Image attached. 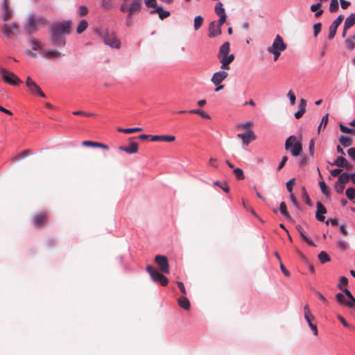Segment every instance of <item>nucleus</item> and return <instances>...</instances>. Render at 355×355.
Returning a JSON list of instances; mask_svg holds the SVG:
<instances>
[{
	"mask_svg": "<svg viewBox=\"0 0 355 355\" xmlns=\"http://www.w3.org/2000/svg\"><path fill=\"white\" fill-rule=\"evenodd\" d=\"M46 21V19L42 16L30 14L24 24V29L26 33L31 35L44 26Z\"/></svg>",
	"mask_w": 355,
	"mask_h": 355,
	"instance_id": "nucleus-1",
	"label": "nucleus"
},
{
	"mask_svg": "<svg viewBox=\"0 0 355 355\" xmlns=\"http://www.w3.org/2000/svg\"><path fill=\"white\" fill-rule=\"evenodd\" d=\"M100 36L102 37L105 45L114 49H119L121 48V40L116 37L114 33L110 32L106 29Z\"/></svg>",
	"mask_w": 355,
	"mask_h": 355,
	"instance_id": "nucleus-2",
	"label": "nucleus"
},
{
	"mask_svg": "<svg viewBox=\"0 0 355 355\" xmlns=\"http://www.w3.org/2000/svg\"><path fill=\"white\" fill-rule=\"evenodd\" d=\"M285 149L294 157L299 156L302 150V145L294 135L290 136L285 142Z\"/></svg>",
	"mask_w": 355,
	"mask_h": 355,
	"instance_id": "nucleus-3",
	"label": "nucleus"
},
{
	"mask_svg": "<svg viewBox=\"0 0 355 355\" xmlns=\"http://www.w3.org/2000/svg\"><path fill=\"white\" fill-rule=\"evenodd\" d=\"M28 42L31 46L32 51L26 49L25 51L26 55L32 58H36L37 57V54L34 51H40V54H42V50H44V44L40 40L30 35L28 38Z\"/></svg>",
	"mask_w": 355,
	"mask_h": 355,
	"instance_id": "nucleus-4",
	"label": "nucleus"
},
{
	"mask_svg": "<svg viewBox=\"0 0 355 355\" xmlns=\"http://www.w3.org/2000/svg\"><path fill=\"white\" fill-rule=\"evenodd\" d=\"M0 74L3 81L7 84L17 85L21 82V80L13 72L3 67H0Z\"/></svg>",
	"mask_w": 355,
	"mask_h": 355,
	"instance_id": "nucleus-5",
	"label": "nucleus"
},
{
	"mask_svg": "<svg viewBox=\"0 0 355 355\" xmlns=\"http://www.w3.org/2000/svg\"><path fill=\"white\" fill-rule=\"evenodd\" d=\"M304 318L308 323L312 333L314 336L318 335V331L316 324L314 322L315 320V316L312 314L308 304L304 306Z\"/></svg>",
	"mask_w": 355,
	"mask_h": 355,
	"instance_id": "nucleus-6",
	"label": "nucleus"
},
{
	"mask_svg": "<svg viewBox=\"0 0 355 355\" xmlns=\"http://www.w3.org/2000/svg\"><path fill=\"white\" fill-rule=\"evenodd\" d=\"M71 21H66L53 24L51 30L61 34H69L71 31Z\"/></svg>",
	"mask_w": 355,
	"mask_h": 355,
	"instance_id": "nucleus-7",
	"label": "nucleus"
},
{
	"mask_svg": "<svg viewBox=\"0 0 355 355\" xmlns=\"http://www.w3.org/2000/svg\"><path fill=\"white\" fill-rule=\"evenodd\" d=\"M286 44L284 42L283 38L279 35H277L272 46H269L267 50L284 51L286 49Z\"/></svg>",
	"mask_w": 355,
	"mask_h": 355,
	"instance_id": "nucleus-8",
	"label": "nucleus"
},
{
	"mask_svg": "<svg viewBox=\"0 0 355 355\" xmlns=\"http://www.w3.org/2000/svg\"><path fill=\"white\" fill-rule=\"evenodd\" d=\"M26 85L30 92L33 94H37L43 98L46 97L40 87L29 76L26 78Z\"/></svg>",
	"mask_w": 355,
	"mask_h": 355,
	"instance_id": "nucleus-9",
	"label": "nucleus"
},
{
	"mask_svg": "<svg viewBox=\"0 0 355 355\" xmlns=\"http://www.w3.org/2000/svg\"><path fill=\"white\" fill-rule=\"evenodd\" d=\"M51 40L53 45L63 47L65 45V38L62 34L53 31L51 29Z\"/></svg>",
	"mask_w": 355,
	"mask_h": 355,
	"instance_id": "nucleus-10",
	"label": "nucleus"
},
{
	"mask_svg": "<svg viewBox=\"0 0 355 355\" xmlns=\"http://www.w3.org/2000/svg\"><path fill=\"white\" fill-rule=\"evenodd\" d=\"M155 261L159 266L162 272L168 274L170 272L167 257L164 255H157Z\"/></svg>",
	"mask_w": 355,
	"mask_h": 355,
	"instance_id": "nucleus-11",
	"label": "nucleus"
},
{
	"mask_svg": "<svg viewBox=\"0 0 355 355\" xmlns=\"http://www.w3.org/2000/svg\"><path fill=\"white\" fill-rule=\"evenodd\" d=\"M343 19H344V16L342 15H340L330 25L329 28V35H328L329 40H332L334 38L336 33L337 28L340 26L341 22L343 21Z\"/></svg>",
	"mask_w": 355,
	"mask_h": 355,
	"instance_id": "nucleus-12",
	"label": "nucleus"
},
{
	"mask_svg": "<svg viewBox=\"0 0 355 355\" xmlns=\"http://www.w3.org/2000/svg\"><path fill=\"white\" fill-rule=\"evenodd\" d=\"M19 26L16 22L12 24H4L2 26V31L8 37L12 36L13 31H17Z\"/></svg>",
	"mask_w": 355,
	"mask_h": 355,
	"instance_id": "nucleus-13",
	"label": "nucleus"
},
{
	"mask_svg": "<svg viewBox=\"0 0 355 355\" xmlns=\"http://www.w3.org/2000/svg\"><path fill=\"white\" fill-rule=\"evenodd\" d=\"M208 32V36L210 38H214L218 35H220L222 33V31L216 24V21H213L209 25Z\"/></svg>",
	"mask_w": 355,
	"mask_h": 355,
	"instance_id": "nucleus-14",
	"label": "nucleus"
},
{
	"mask_svg": "<svg viewBox=\"0 0 355 355\" xmlns=\"http://www.w3.org/2000/svg\"><path fill=\"white\" fill-rule=\"evenodd\" d=\"M228 73L225 71H220L214 73L211 81L215 85L220 84L227 77Z\"/></svg>",
	"mask_w": 355,
	"mask_h": 355,
	"instance_id": "nucleus-15",
	"label": "nucleus"
},
{
	"mask_svg": "<svg viewBox=\"0 0 355 355\" xmlns=\"http://www.w3.org/2000/svg\"><path fill=\"white\" fill-rule=\"evenodd\" d=\"M237 137L242 139L243 144L248 145L250 142L256 139V136L252 130H249L245 133H240Z\"/></svg>",
	"mask_w": 355,
	"mask_h": 355,
	"instance_id": "nucleus-16",
	"label": "nucleus"
},
{
	"mask_svg": "<svg viewBox=\"0 0 355 355\" xmlns=\"http://www.w3.org/2000/svg\"><path fill=\"white\" fill-rule=\"evenodd\" d=\"M150 277L154 282H159L162 286H166L168 284V279L158 270L153 272Z\"/></svg>",
	"mask_w": 355,
	"mask_h": 355,
	"instance_id": "nucleus-17",
	"label": "nucleus"
},
{
	"mask_svg": "<svg viewBox=\"0 0 355 355\" xmlns=\"http://www.w3.org/2000/svg\"><path fill=\"white\" fill-rule=\"evenodd\" d=\"M2 19L3 21H8L11 19L12 17V10L8 6V3L7 0H3L2 4Z\"/></svg>",
	"mask_w": 355,
	"mask_h": 355,
	"instance_id": "nucleus-18",
	"label": "nucleus"
},
{
	"mask_svg": "<svg viewBox=\"0 0 355 355\" xmlns=\"http://www.w3.org/2000/svg\"><path fill=\"white\" fill-rule=\"evenodd\" d=\"M141 0H132L130 6L128 8L129 15L132 16L135 13L139 12L141 8Z\"/></svg>",
	"mask_w": 355,
	"mask_h": 355,
	"instance_id": "nucleus-19",
	"label": "nucleus"
},
{
	"mask_svg": "<svg viewBox=\"0 0 355 355\" xmlns=\"http://www.w3.org/2000/svg\"><path fill=\"white\" fill-rule=\"evenodd\" d=\"M42 56L46 59H56L60 58V53L57 50L44 49L42 50Z\"/></svg>",
	"mask_w": 355,
	"mask_h": 355,
	"instance_id": "nucleus-20",
	"label": "nucleus"
},
{
	"mask_svg": "<svg viewBox=\"0 0 355 355\" xmlns=\"http://www.w3.org/2000/svg\"><path fill=\"white\" fill-rule=\"evenodd\" d=\"M316 205L317 211L315 214V218L319 221H324V216L323 215L327 213V209L320 202H318Z\"/></svg>",
	"mask_w": 355,
	"mask_h": 355,
	"instance_id": "nucleus-21",
	"label": "nucleus"
},
{
	"mask_svg": "<svg viewBox=\"0 0 355 355\" xmlns=\"http://www.w3.org/2000/svg\"><path fill=\"white\" fill-rule=\"evenodd\" d=\"M119 149L129 154H134L138 151V144L137 143L132 141L130 142L129 146H121L119 147Z\"/></svg>",
	"mask_w": 355,
	"mask_h": 355,
	"instance_id": "nucleus-22",
	"label": "nucleus"
},
{
	"mask_svg": "<svg viewBox=\"0 0 355 355\" xmlns=\"http://www.w3.org/2000/svg\"><path fill=\"white\" fill-rule=\"evenodd\" d=\"M175 137L173 135H153L150 137L152 141L171 142L175 141Z\"/></svg>",
	"mask_w": 355,
	"mask_h": 355,
	"instance_id": "nucleus-23",
	"label": "nucleus"
},
{
	"mask_svg": "<svg viewBox=\"0 0 355 355\" xmlns=\"http://www.w3.org/2000/svg\"><path fill=\"white\" fill-rule=\"evenodd\" d=\"M155 12L158 13L160 19H164L170 15V12L163 10L162 7L161 6L157 7L155 9L152 10L150 12V14H154Z\"/></svg>",
	"mask_w": 355,
	"mask_h": 355,
	"instance_id": "nucleus-24",
	"label": "nucleus"
},
{
	"mask_svg": "<svg viewBox=\"0 0 355 355\" xmlns=\"http://www.w3.org/2000/svg\"><path fill=\"white\" fill-rule=\"evenodd\" d=\"M341 291L346 295V296L349 300L347 303V306L349 308H355V298L352 295V293L347 288H343V290Z\"/></svg>",
	"mask_w": 355,
	"mask_h": 355,
	"instance_id": "nucleus-25",
	"label": "nucleus"
},
{
	"mask_svg": "<svg viewBox=\"0 0 355 355\" xmlns=\"http://www.w3.org/2000/svg\"><path fill=\"white\" fill-rule=\"evenodd\" d=\"M230 43L228 42H224L220 47L218 58L222 56L227 55V54L230 53Z\"/></svg>",
	"mask_w": 355,
	"mask_h": 355,
	"instance_id": "nucleus-26",
	"label": "nucleus"
},
{
	"mask_svg": "<svg viewBox=\"0 0 355 355\" xmlns=\"http://www.w3.org/2000/svg\"><path fill=\"white\" fill-rule=\"evenodd\" d=\"M296 230L300 235L302 239H303L306 243H307L309 245L315 246L314 243L309 239L304 233L303 228L300 225H297L296 226Z\"/></svg>",
	"mask_w": 355,
	"mask_h": 355,
	"instance_id": "nucleus-27",
	"label": "nucleus"
},
{
	"mask_svg": "<svg viewBox=\"0 0 355 355\" xmlns=\"http://www.w3.org/2000/svg\"><path fill=\"white\" fill-rule=\"evenodd\" d=\"M83 145L84 146H88V147L102 148L105 149V150H108V148H109V147L107 145H105V144H103L102 143L92 141H84L83 142Z\"/></svg>",
	"mask_w": 355,
	"mask_h": 355,
	"instance_id": "nucleus-28",
	"label": "nucleus"
},
{
	"mask_svg": "<svg viewBox=\"0 0 355 355\" xmlns=\"http://www.w3.org/2000/svg\"><path fill=\"white\" fill-rule=\"evenodd\" d=\"M355 24V14L352 13L345 21L344 29L347 31Z\"/></svg>",
	"mask_w": 355,
	"mask_h": 355,
	"instance_id": "nucleus-29",
	"label": "nucleus"
},
{
	"mask_svg": "<svg viewBox=\"0 0 355 355\" xmlns=\"http://www.w3.org/2000/svg\"><path fill=\"white\" fill-rule=\"evenodd\" d=\"M332 165H335L338 167L349 168L347 159L342 156L338 157Z\"/></svg>",
	"mask_w": 355,
	"mask_h": 355,
	"instance_id": "nucleus-30",
	"label": "nucleus"
},
{
	"mask_svg": "<svg viewBox=\"0 0 355 355\" xmlns=\"http://www.w3.org/2000/svg\"><path fill=\"white\" fill-rule=\"evenodd\" d=\"M178 304L180 306L185 310H189L190 308V302L185 296H181L179 297Z\"/></svg>",
	"mask_w": 355,
	"mask_h": 355,
	"instance_id": "nucleus-31",
	"label": "nucleus"
},
{
	"mask_svg": "<svg viewBox=\"0 0 355 355\" xmlns=\"http://www.w3.org/2000/svg\"><path fill=\"white\" fill-rule=\"evenodd\" d=\"M220 60V62L221 63L220 68L223 70H228L230 69V64L232 63L230 60L227 58V55L222 56L220 58H218Z\"/></svg>",
	"mask_w": 355,
	"mask_h": 355,
	"instance_id": "nucleus-32",
	"label": "nucleus"
},
{
	"mask_svg": "<svg viewBox=\"0 0 355 355\" xmlns=\"http://www.w3.org/2000/svg\"><path fill=\"white\" fill-rule=\"evenodd\" d=\"M88 23L85 19H82L79 24H78L77 28H76V33L78 34L83 33L87 28Z\"/></svg>",
	"mask_w": 355,
	"mask_h": 355,
	"instance_id": "nucleus-33",
	"label": "nucleus"
},
{
	"mask_svg": "<svg viewBox=\"0 0 355 355\" xmlns=\"http://www.w3.org/2000/svg\"><path fill=\"white\" fill-rule=\"evenodd\" d=\"M339 142L344 146V147H348V146H350L352 145V140L350 138L346 137V136H344V135H341L340 137H339Z\"/></svg>",
	"mask_w": 355,
	"mask_h": 355,
	"instance_id": "nucleus-34",
	"label": "nucleus"
},
{
	"mask_svg": "<svg viewBox=\"0 0 355 355\" xmlns=\"http://www.w3.org/2000/svg\"><path fill=\"white\" fill-rule=\"evenodd\" d=\"M193 28L196 31L198 30L202 25L203 18L200 15H198L194 18Z\"/></svg>",
	"mask_w": 355,
	"mask_h": 355,
	"instance_id": "nucleus-35",
	"label": "nucleus"
},
{
	"mask_svg": "<svg viewBox=\"0 0 355 355\" xmlns=\"http://www.w3.org/2000/svg\"><path fill=\"white\" fill-rule=\"evenodd\" d=\"M46 218L45 215L44 214H40L35 216V218L33 220V223L35 227H40L42 225L43 221H44Z\"/></svg>",
	"mask_w": 355,
	"mask_h": 355,
	"instance_id": "nucleus-36",
	"label": "nucleus"
},
{
	"mask_svg": "<svg viewBox=\"0 0 355 355\" xmlns=\"http://www.w3.org/2000/svg\"><path fill=\"white\" fill-rule=\"evenodd\" d=\"M189 113L199 114L202 117L207 119H209L211 118L210 116L207 113H206L205 112H204L203 110H200V109L191 110H189Z\"/></svg>",
	"mask_w": 355,
	"mask_h": 355,
	"instance_id": "nucleus-37",
	"label": "nucleus"
},
{
	"mask_svg": "<svg viewBox=\"0 0 355 355\" xmlns=\"http://www.w3.org/2000/svg\"><path fill=\"white\" fill-rule=\"evenodd\" d=\"M318 259L322 263H325L330 261V257L324 251H321L318 254Z\"/></svg>",
	"mask_w": 355,
	"mask_h": 355,
	"instance_id": "nucleus-38",
	"label": "nucleus"
},
{
	"mask_svg": "<svg viewBox=\"0 0 355 355\" xmlns=\"http://www.w3.org/2000/svg\"><path fill=\"white\" fill-rule=\"evenodd\" d=\"M350 180L349 178V173H343L339 177L338 181L341 182V184H346Z\"/></svg>",
	"mask_w": 355,
	"mask_h": 355,
	"instance_id": "nucleus-39",
	"label": "nucleus"
},
{
	"mask_svg": "<svg viewBox=\"0 0 355 355\" xmlns=\"http://www.w3.org/2000/svg\"><path fill=\"white\" fill-rule=\"evenodd\" d=\"M214 11L218 15H226L225 9L223 8V3L221 2H218L216 3L214 8Z\"/></svg>",
	"mask_w": 355,
	"mask_h": 355,
	"instance_id": "nucleus-40",
	"label": "nucleus"
},
{
	"mask_svg": "<svg viewBox=\"0 0 355 355\" xmlns=\"http://www.w3.org/2000/svg\"><path fill=\"white\" fill-rule=\"evenodd\" d=\"M328 114L322 116V121L318 126V131L320 132L321 130H324L328 123Z\"/></svg>",
	"mask_w": 355,
	"mask_h": 355,
	"instance_id": "nucleus-41",
	"label": "nucleus"
},
{
	"mask_svg": "<svg viewBox=\"0 0 355 355\" xmlns=\"http://www.w3.org/2000/svg\"><path fill=\"white\" fill-rule=\"evenodd\" d=\"M279 211L281 214L285 216L286 218L290 219L291 216L288 211H286V205L285 202H282L279 205Z\"/></svg>",
	"mask_w": 355,
	"mask_h": 355,
	"instance_id": "nucleus-42",
	"label": "nucleus"
},
{
	"mask_svg": "<svg viewBox=\"0 0 355 355\" xmlns=\"http://www.w3.org/2000/svg\"><path fill=\"white\" fill-rule=\"evenodd\" d=\"M339 8L338 0H331L329 5V11L331 12H336Z\"/></svg>",
	"mask_w": 355,
	"mask_h": 355,
	"instance_id": "nucleus-43",
	"label": "nucleus"
},
{
	"mask_svg": "<svg viewBox=\"0 0 355 355\" xmlns=\"http://www.w3.org/2000/svg\"><path fill=\"white\" fill-rule=\"evenodd\" d=\"M346 196L350 200L355 198V189L353 187L348 188L345 191Z\"/></svg>",
	"mask_w": 355,
	"mask_h": 355,
	"instance_id": "nucleus-44",
	"label": "nucleus"
},
{
	"mask_svg": "<svg viewBox=\"0 0 355 355\" xmlns=\"http://www.w3.org/2000/svg\"><path fill=\"white\" fill-rule=\"evenodd\" d=\"M233 172L238 180H243L245 176L243 171L240 168H234Z\"/></svg>",
	"mask_w": 355,
	"mask_h": 355,
	"instance_id": "nucleus-45",
	"label": "nucleus"
},
{
	"mask_svg": "<svg viewBox=\"0 0 355 355\" xmlns=\"http://www.w3.org/2000/svg\"><path fill=\"white\" fill-rule=\"evenodd\" d=\"M336 299L339 303L347 306V303L348 302V301L345 300V295L343 293H337L336 295Z\"/></svg>",
	"mask_w": 355,
	"mask_h": 355,
	"instance_id": "nucleus-46",
	"label": "nucleus"
},
{
	"mask_svg": "<svg viewBox=\"0 0 355 355\" xmlns=\"http://www.w3.org/2000/svg\"><path fill=\"white\" fill-rule=\"evenodd\" d=\"M348 284V279L345 277H340V282L338 284V288L340 290H343V286H347Z\"/></svg>",
	"mask_w": 355,
	"mask_h": 355,
	"instance_id": "nucleus-47",
	"label": "nucleus"
},
{
	"mask_svg": "<svg viewBox=\"0 0 355 355\" xmlns=\"http://www.w3.org/2000/svg\"><path fill=\"white\" fill-rule=\"evenodd\" d=\"M315 295L316 297L325 305H327L329 304L328 300L327 298L319 291H315Z\"/></svg>",
	"mask_w": 355,
	"mask_h": 355,
	"instance_id": "nucleus-48",
	"label": "nucleus"
},
{
	"mask_svg": "<svg viewBox=\"0 0 355 355\" xmlns=\"http://www.w3.org/2000/svg\"><path fill=\"white\" fill-rule=\"evenodd\" d=\"M345 189V184H341V182L337 181L335 184V190L338 193H342Z\"/></svg>",
	"mask_w": 355,
	"mask_h": 355,
	"instance_id": "nucleus-49",
	"label": "nucleus"
},
{
	"mask_svg": "<svg viewBox=\"0 0 355 355\" xmlns=\"http://www.w3.org/2000/svg\"><path fill=\"white\" fill-rule=\"evenodd\" d=\"M319 185L320 187V189L324 195H328L329 194V189L327 187L326 183L324 181H320L319 182Z\"/></svg>",
	"mask_w": 355,
	"mask_h": 355,
	"instance_id": "nucleus-50",
	"label": "nucleus"
},
{
	"mask_svg": "<svg viewBox=\"0 0 355 355\" xmlns=\"http://www.w3.org/2000/svg\"><path fill=\"white\" fill-rule=\"evenodd\" d=\"M214 185L220 187V188H221L226 193H228L230 191V188L227 184L222 185L219 181H215L214 182Z\"/></svg>",
	"mask_w": 355,
	"mask_h": 355,
	"instance_id": "nucleus-51",
	"label": "nucleus"
},
{
	"mask_svg": "<svg viewBox=\"0 0 355 355\" xmlns=\"http://www.w3.org/2000/svg\"><path fill=\"white\" fill-rule=\"evenodd\" d=\"M354 38H348L346 40L347 47L350 50H352L355 48V42H354Z\"/></svg>",
	"mask_w": 355,
	"mask_h": 355,
	"instance_id": "nucleus-52",
	"label": "nucleus"
},
{
	"mask_svg": "<svg viewBox=\"0 0 355 355\" xmlns=\"http://www.w3.org/2000/svg\"><path fill=\"white\" fill-rule=\"evenodd\" d=\"M101 6L105 9H111L113 7L110 0H102Z\"/></svg>",
	"mask_w": 355,
	"mask_h": 355,
	"instance_id": "nucleus-53",
	"label": "nucleus"
},
{
	"mask_svg": "<svg viewBox=\"0 0 355 355\" xmlns=\"http://www.w3.org/2000/svg\"><path fill=\"white\" fill-rule=\"evenodd\" d=\"M287 96L290 100L291 105H294L296 100L295 95L294 94V93L291 90H290L287 94Z\"/></svg>",
	"mask_w": 355,
	"mask_h": 355,
	"instance_id": "nucleus-54",
	"label": "nucleus"
},
{
	"mask_svg": "<svg viewBox=\"0 0 355 355\" xmlns=\"http://www.w3.org/2000/svg\"><path fill=\"white\" fill-rule=\"evenodd\" d=\"M144 3L147 7L149 8H157V1L156 0H144Z\"/></svg>",
	"mask_w": 355,
	"mask_h": 355,
	"instance_id": "nucleus-55",
	"label": "nucleus"
},
{
	"mask_svg": "<svg viewBox=\"0 0 355 355\" xmlns=\"http://www.w3.org/2000/svg\"><path fill=\"white\" fill-rule=\"evenodd\" d=\"M322 24L321 23L318 22L314 24L313 26V33L314 36L316 37L318 33L321 31Z\"/></svg>",
	"mask_w": 355,
	"mask_h": 355,
	"instance_id": "nucleus-56",
	"label": "nucleus"
},
{
	"mask_svg": "<svg viewBox=\"0 0 355 355\" xmlns=\"http://www.w3.org/2000/svg\"><path fill=\"white\" fill-rule=\"evenodd\" d=\"M306 107V101L304 98H301L299 102V109L300 111L305 112Z\"/></svg>",
	"mask_w": 355,
	"mask_h": 355,
	"instance_id": "nucleus-57",
	"label": "nucleus"
},
{
	"mask_svg": "<svg viewBox=\"0 0 355 355\" xmlns=\"http://www.w3.org/2000/svg\"><path fill=\"white\" fill-rule=\"evenodd\" d=\"M78 12L80 16H84L88 13V8L85 6H80L78 8Z\"/></svg>",
	"mask_w": 355,
	"mask_h": 355,
	"instance_id": "nucleus-58",
	"label": "nucleus"
},
{
	"mask_svg": "<svg viewBox=\"0 0 355 355\" xmlns=\"http://www.w3.org/2000/svg\"><path fill=\"white\" fill-rule=\"evenodd\" d=\"M218 16L220 17H219V19L218 20V21H216V24L221 28V26H223V24L226 21L227 15H218Z\"/></svg>",
	"mask_w": 355,
	"mask_h": 355,
	"instance_id": "nucleus-59",
	"label": "nucleus"
},
{
	"mask_svg": "<svg viewBox=\"0 0 355 355\" xmlns=\"http://www.w3.org/2000/svg\"><path fill=\"white\" fill-rule=\"evenodd\" d=\"M340 131L344 132V133H351L352 132H354V130L349 128V127H347L343 124H340Z\"/></svg>",
	"mask_w": 355,
	"mask_h": 355,
	"instance_id": "nucleus-60",
	"label": "nucleus"
},
{
	"mask_svg": "<svg viewBox=\"0 0 355 355\" xmlns=\"http://www.w3.org/2000/svg\"><path fill=\"white\" fill-rule=\"evenodd\" d=\"M302 191H303L304 197L305 198V202L308 205L311 206L312 205L311 201V200L309 198V196L308 193H306V189H305L304 187H303Z\"/></svg>",
	"mask_w": 355,
	"mask_h": 355,
	"instance_id": "nucleus-61",
	"label": "nucleus"
},
{
	"mask_svg": "<svg viewBox=\"0 0 355 355\" xmlns=\"http://www.w3.org/2000/svg\"><path fill=\"white\" fill-rule=\"evenodd\" d=\"M288 160V157L286 156H284L282 157V161L279 162L278 166H277V170H281L286 164V162Z\"/></svg>",
	"mask_w": 355,
	"mask_h": 355,
	"instance_id": "nucleus-62",
	"label": "nucleus"
},
{
	"mask_svg": "<svg viewBox=\"0 0 355 355\" xmlns=\"http://www.w3.org/2000/svg\"><path fill=\"white\" fill-rule=\"evenodd\" d=\"M295 183V179L293 178L291 180H290L288 182H287L286 183V189L287 190L289 191V192H291L292 190H293V186Z\"/></svg>",
	"mask_w": 355,
	"mask_h": 355,
	"instance_id": "nucleus-63",
	"label": "nucleus"
},
{
	"mask_svg": "<svg viewBox=\"0 0 355 355\" xmlns=\"http://www.w3.org/2000/svg\"><path fill=\"white\" fill-rule=\"evenodd\" d=\"M347 153L349 157H352L353 160L355 161V148H350L347 150Z\"/></svg>",
	"mask_w": 355,
	"mask_h": 355,
	"instance_id": "nucleus-64",
	"label": "nucleus"
}]
</instances>
